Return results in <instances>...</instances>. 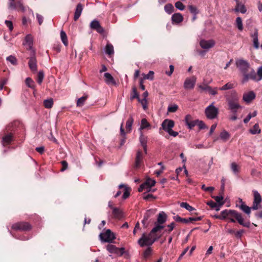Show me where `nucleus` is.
Segmentation results:
<instances>
[{
  "mask_svg": "<svg viewBox=\"0 0 262 262\" xmlns=\"http://www.w3.org/2000/svg\"><path fill=\"white\" fill-rule=\"evenodd\" d=\"M236 26L238 30L242 31L243 30V23L242 18L238 17L236 19Z\"/></svg>",
  "mask_w": 262,
  "mask_h": 262,
  "instance_id": "54",
  "label": "nucleus"
},
{
  "mask_svg": "<svg viewBox=\"0 0 262 262\" xmlns=\"http://www.w3.org/2000/svg\"><path fill=\"white\" fill-rule=\"evenodd\" d=\"M104 76L105 77V81L107 84H115V81L113 77L110 73H105L104 74Z\"/></svg>",
  "mask_w": 262,
  "mask_h": 262,
  "instance_id": "30",
  "label": "nucleus"
},
{
  "mask_svg": "<svg viewBox=\"0 0 262 262\" xmlns=\"http://www.w3.org/2000/svg\"><path fill=\"white\" fill-rule=\"evenodd\" d=\"M188 8L191 13L193 14V15H196V14L199 13V11L195 6L193 5H189L188 6Z\"/></svg>",
  "mask_w": 262,
  "mask_h": 262,
  "instance_id": "55",
  "label": "nucleus"
},
{
  "mask_svg": "<svg viewBox=\"0 0 262 262\" xmlns=\"http://www.w3.org/2000/svg\"><path fill=\"white\" fill-rule=\"evenodd\" d=\"M175 223L172 222L170 224L167 225V229H166L165 231L166 232H167L168 233H169L170 232H171L173 229H174L175 227Z\"/></svg>",
  "mask_w": 262,
  "mask_h": 262,
  "instance_id": "61",
  "label": "nucleus"
},
{
  "mask_svg": "<svg viewBox=\"0 0 262 262\" xmlns=\"http://www.w3.org/2000/svg\"><path fill=\"white\" fill-rule=\"evenodd\" d=\"M199 88L202 90H204L207 91L210 94L212 95H215L217 94V88H215L214 89H212L211 87L208 86L207 85H200L199 86Z\"/></svg>",
  "mask_w": 262,
  "mask_h": 262,
  "instance_id": "21",
  "label": "nucleus"
},
{
  "mask_svg": "<svg viewBox=\"0 0 262 262\" xmlns=\"http://www.w3.org/2000/svg\"><path fill=\"white\" fill-rule=\"evenodd\" d=\"M235 10L237 12H241L242 13H245L246 11V9L244 5L237 3L235 8Z\"/></svg>",
  "mask_w": 262,
  "mask_h": 262,
  "instance_id": "46",
  "label": "nucleus"
},
{
  "mask_svg": "<svg viewBox=\"0 0 262 262\" xmlns=\"http://www.w3.org/2000/svg\"><path fill=\"white\" fill-rule=\"evenodd\" d=\"M154 72L150 71L147 74H144L143 78L144 79L152 80L154 79Z\"/></svg>",
  "mask_w": 262,
  "mask_h": 262,
  "instance_id": "56",
  "label": "nucleus"
},
{
  "mask_svg": "<svg viewBox=\"0 0 262 262\" xmlns=\"http://www.w3.org/2000/svg\"><path fill=\"white\" fill-rule=\"evenodd\" d=\"M28 65L32 72H35L37 71V60L35 56L34 51L32 52V55L29 58Z\"/></svg>",
  "mask_w": 262,
  "mask_h": 262,
  "instance_id": "14",
  "label": "nucleus"
},
{
  "mask_svg": "<svg viewBox=\"0 0 262 262\" xmlns=\"http://www.w3.org/2000/svg\"><path fill=\"white\" fill-rule=\"evenodd\" d=\"M231 169L234 174H237L239 171V167L235 162L231 164Z\"/></svg>",
  "mask_w": 262,
  "mask_h": 262,
  "instance_id": "47",
  "label": "nucleus"
},
{
  "mask_svg": "<svg viewBox=\"0 0 262 262\" xmlns=\"http://www.w3.org/2000/svg\"><path fill=\"white\" fill-rule=\"evenodd\" d=\"M112 214L115 219L120 220L123 216V212L118 208H112Z\"/></svg>",
  "mask_w": 262,
  "mask_h": 262,
  "instance_id": "24",
  "label": "nucleus"
},
{
  "mask_svg": "<svg viewBox=\"0 0 262 262\" xmlns=\"http://www.w3.org/2000/svg\"><path fill=\"white\" fill-rule=\"evenodd\" d=\"M156 181L151 179H148L143 184H142L139 188H138V191L139 192H142L144 190L146 189L147 192H149L151 190V187L154 186L155 185Z\"/></svg>",
  "mask_w": 262,
  "mask_h": 262,
  "instance_id": "9",
  "label": "nucleus"
},
{
  "mask_svg": "<svg viewBox=\"0 0 262 262\" xmlns=\"http://www.w3.org/2000/svg\"><path fill=\"white\" fill-rule=\"evenodd\" d=\"M220 196H213L212 198L215 200L217 204L219 205V206H223L225 202L223 201L224 197L222 196V194Z\"/></svg>",
  "mask_w": 262,
  "mask_h": 262,
  "instance_id": "44",
  "label": "nucleus"
},
{
  "mask_svg": "<svg viewBox=\"0 0 262 262\" xmlns=\"http://www.w3.org/2000/svg\"><path fill=\"white\" fill-rule=\"evenodd\" d=\"M26 43L27 44L29 49L31 50L33 45V39L31 35H27L25 37Z\"/></svg>",
  "mask_w": 262,
  "mask_h": 262,
  "instance_id": "35",
  "label": "nucleus"
},
{
  "mask_svg": "<svg viewBox=\"0 0 262 262\" xmlns=\"http://www.w3.org/2000/svg\"><path fill=\"white\" fill-rule=\"evenodd\" d=\"M250 132L253 135L258 134L260 132V129L259 128L258 124H255L252 128L250 129Z\"/></svg>",
  "mask_w": 262,
  "mask_h": 262,
  "instance_id": "49",
  "label": "nucleus"
},
{
  "mask_svg": "<svg viewBox=\"0 0 262 262\" xmlns=\"http://www.w3.org/2000/svg\"><path fill=\"white\" fill-rule=\"evenodd\" d=\"M255 98V94L253 91L244 93L243 96V100L246 103H250Z\"/></svg>",
  "mask_w": 262,
  "mask_h": 262,
  "instance_id": "18",
  "label": "nucleus"
},
{
  "mask_svg": "<svg viewBox=\"0 0 262 262\" xmlns=\"http://www.w3.org/2000/svg\"><path fill=\"white\" fill-rule=\"evenodd\" d=\"M174 122L172 120L165 119L162 123V127L163 130L167 133L174 126Z\"/></svg>",
  "mask_w": 262,
  "mask_h": 262,
  "instance_id": "17",
  "label": "nucleus"
},
{
  "mask_svg": "<svg viewBox=\"0 0 262 262\" xmlns=\"http://www.w3.org/2000/svg\"><path fill=\"white\" fill-rule=\"evenodd\" d=\"M26 84L30 88H34V82L33 80L30 77H28L25 80Z\"/></svg>",
  "mask_w": 262,
  "mask_h": 262,
  "instance_id": "51",
  "label": "nucleus"
},
{
  "mask_svg": "<svg viewBox=\"0 0 262 262\" xmlns=\"http://www.w3.org/2000/svg\"><path fill=\"white\" fill-rule=\"evenodd\" d=\"M60 37L63 43L66 46H67L68 45L67 36L65 32L63 31H61L60 32Z\"/></svg>",
  "mask_w": 262,
  "mask_h": 262,
  "instance_id": "43",
  "label": "nucleus"
},
{
  "mask_svg": "<svg viewBox=\"0 0 262 262\" xmlns=\"http://www.w3.org/2000/svg\"><path fill=\"white\" fill-rule=\"evenodd\" d=\"M173 219H174V220L176 222H181V223H183L185 224H187V223H189V222L201 221L202 219V216H199V217H191L188 219H186V218H182L179 215H177V216H174Z\"/></svg>",
  "mask_w": 262,
  "mask_h": 262,
  "instance_id": "11",
  "label": "nucleus"
},
{
  "mask_svg": "<svg viewBox=\"0 0 262 262\" xmlns=\"http://www.w3.org/2000/svg\"><path fill=\"white\" fill-rule=\"evenodd\" d=\"M5 24L7 27L9 28L10 31H12L13 29V25L11 21L10 20H5Z\"/></svg>",
  "mask_w": 262,
  "mask_h": 262,
  "instance_id": "64",
  "label": "nucleus"
},
{
  "mask_svg": "<svg viewBox=\"0 0 262 262\" xmlns=\"http://www.w3.org/2000/svg\"><path fill=\"white\" fill-rule=\"evenodd\" d=\"M7 60L9 61L13 66H16L17 64V60L16 58L14 56L10 55L7 57Z\"/></svg>",
  "mask_w": 262,
  "mask_h": 262,
  "instance_id": "50",
  "label": "nucleus"
},
{
  "mask_svg": "<svg viewBox=\"0 0 262 262\" xmlns=\"http://www.w3.org/2000/svg\"><path fill=\"white\" fill-rule=\"evenodd\" d=\"M88 96L87 95H84L83 96L79 98L77 101V106L80 107L83 105L85 100L88 99Z\"/></svg>",
  "mask_w": 262,
  "mask_h": 262,
  "instance_id": "37",
  "label": "nucleus"
},
{
  "mask_svg": "<svg viewBox=\"0 0 262 262\" xmlns=\"http://www.w3.org/2000/svg\"><path fill=\"white\" fill-rule=\"evenodd\" d=\"M183 15L180 13H176L171 16V21L173 24H179L183 21Z\"/></svg>",
  "mask_w": 262,
  "mask_h": 262,
  "instance_id": "22",
  "label": "nucleus"
},
{
  "mask_svg": "<svg viewBox=\"0 0 262 262\" xmlns=\"http://www.w3.org/2000/svg\"><path fill=\"white\" fill-rule=\"evenodd\" d=\"M150 127V124L148 122L145 118L141 120V124L140 127V130H143Z\"/></svg>",
  "mask_w": 262,
  "mask_h": 262,
  "instance_id": "34",
  "label": "nucleus"
},
{
  "mask_svg": "<svg viewBox=\"0 0 262 262\" xmlns=\"http://www.w3.org/2000/svg\"><path fill=\"white\" fill-rule=\"evenodd\" d=\"M126 137H125V132L124 130L123 127V123L121 124L120 126V145H123L125 142Z\"/></svg>",
  "mask_w": 262,
  "mask_h": 262,
  "instance_id": "31",
  "label": "nucleus"
},
{
  "mask_svg": "<svg viewBox=\"0 0 262 262\" xmlns=\"http://www.w3.org/2000/svg\"><path fill=\"white\" fill-rule=\"evenodd\" d=\"M185 120L189 129H192L193 127L197 125L196 120H192V117L190 115L186 116Z\"/></svg>",
  "mask_w": 262,
  "mask_h": 262,
  "instance_id": "19",
  "label": "nucleus"
},
{
  "mask_svg": "<svg viewBox=\"0 0 262 262\" xmlns=\"http://www.w3.org/2000/svg\"><path fill=\"white\" fill-rule=\"evenodd\" d=\"M253 193L254 195L253 202H255V203L260 204L261 202V198L260 194L256 190H253Z\"/></svg>",
  "mask_w": 262,
  "mask_h": 262,
  "instance_id": "33",
  "label": "nucleus"
},
{
  "mask_svg": "<svg viewBox=\"0 0 262 262\" xmlns=\"http://www.w3.org/2000/svg\"><path fill=\"white\" fill-rule=\"evenodd\" d=\"M143 155L142 150H138L135 158V162L133 165L134 168L138 169L140 167L143 162Z\"/></svg>",
  "mask_w": 262,
  "mask_h": 262,
  "instance_id": "12",
  "label": "nucleus"
},
{
  "mask_svg": "<svg viewBox=\"0 0 262 262\" xmlns=\"http://www.w3.org/2000/svg\"><path fill=\"white\" fill-rule=\"evenodd\" d=\"M196 82V78L192 77L191 78H187L186 79L184 87L186 89H193L194 87Z\"/></svg>",
  "mask_w": 262,
  "mask_h": 262,
  "instance_id": "16",
  "label": "nucleus"
},
{
  "mask_svg": "<svg viewBox=\"0 0 262 262\" xmlns=\"http://www.w3.org/2000/svg\"><path fill=\"white\" fill-rule=\"evenodd\" d=\"M16 122H14L8 125L4 131V136L2 137V143L4 146L11 144L14 140V129L13 127Z\"/></svg>",
  "mask_w": 262,
  "mask_h": 262,
  "instance_id": "4",
  "label": "nucleus"
},
{
  "mask_svg": "<svg viewBox=\"0 0 262 262\" xmlns=\"http://www.w3.org/2000/svg\"><path fill=\"white\" fill-rule=\"evenodd\" d=\"M251 37L253 38V46L255 48H259V42L258 39V31L255 29L254 32L251 35Z\"/></svg>",
  "mask_w": 262,
  "mask_h": 262,
  "instance_id": "25",
  "label": "nucleus"
},
{
  "mask_svg": "<svg viewBox=\"0 0 262 262\" xmlns=\"http://www.w3.org/2000/svg\"><path fill=\"white\" fill-rule=\"evenodd\" d=\"M164 10L168 14H170L174 12V8L171 4H167L164 6Z\"/></svg>",
  "mask_w": 262,
  "mask_h": 262,
  "instance_id": "36",
  "label": "nucleus"
},
{
  "mask_svg": "<svg viewBox=\"0 0 262 262\" xmlns=\"http://www.w3.org/2000/svg\"><path fill=\"white\" fill-rule=\"evenodd\" d=\"M236 65L243 74L242 83L248 82L249 79H256V72L247 61L243 59H238L236 61Z\"/></svg>",
  "mask_w": 262,
  "mask_h": 262,
  "instance_id": "2",
  "label": "nucleus"
},
{
  "mask_svg": "<svg viewBox=\"0 0 262 262\" xmlns=\"http://www.w3.org/2000/svg\"><path fill=\"white\" fill-rule=\"evenodd\" d=\"M143 199L145 200L149 201L150 200H155L156 199V196H154L152 194H146V193H144Z\"/></svg>",
  "mask_w": 262,
  "mask_h": 262,
  "instance_id": "57",
  "label": "nucleus"
},
{
  "mask_svg": "<svg viewBox=\"0 0 262 262\" xmlns=\"http://www.w3.org/2000/svg\"><path fill=\"white\" fill-rule=\"evenodd\" d=\"M12 228L15 230L29 231L31 229V226L27 222H18L14 224Z\"/></svg>",
  "mask_w": 262,
  "mask_h": 262,
  "instance_id": "8",
  "label": "nucleus"
},
{
  "mask_svg": "<svg viewBox=\"0 0 262 262\" xmlns=\"http://www.w3.org/2000/svg\"><path fill=\"white\" fill-rule=\"evenodd\" d=\"M105 53L109 55H111L114 54V47L112 44L109 43H107L105 47Z\"/></svg>",
  "mask_w": 262,
  "mask_h": 262,
  "instance_id": "38",
  "label": "nucleus"
},
{
  "mask_svg": "<svg viewBox=\"0 0 262 262\" xmlns=\"http://www.w3.org/2000/svg\"><path fill=\"white\" fill-rule=\"evenodd\" d=\"M53 99L50 98L43 101V105L47 108H51L53 105Z\"/></svg>",
  "mask_w": 262,
  "mask_h": 262,
  "instance_id": "39",
  "label": "nucleus"
},
{
  "mask_svg": "<svg viewBox=\"0 0 262 262\" xmlns=\"http://www.w3.org/2000/svg\"><path fill=\"white\" fill-rule=\"evenodd\" d=\"M178 109V106L176 104L169 106L168 107V111L170 113L176 112Z\"/></svg>",
  "mask_w": 262,
  "mask_h": 262,
  "instance_id": "60",
  "label": "nucleus"
},
{
  "mask_svg": "<svg viewBox=\"0 0 262 262\" xmlns=\"http://www.w3.org/2000/svg\"><path fill=\"white\" fill-rule=\"evenodd\" d=\"M140 143L144 149L145 154L147 153V137L144 136L142 132L141 133L139 138Z\"/></svg>",
  "mask_w": 262,
  "mask_h": 262,
  "instance_id": "23",
  "label": "nucleus"
},
{
  "mask_svg": "<svg viewBox=\"0 0 262 262\" xmlns=\"http://www.w3.org/2000/svg\"><path fill=\"white\" fill-rule=\"evenodd\" d=\"M230 213H234V215H237V214L233 211V210H227L226 209L224 211H222L221 213L222 220H225L226 219H229V214Z\"/></svg>",
  "mask_w": 262,
  "mask_h": 262,
  "instance_id": "27",
  "label": "nucleus"
},
{
  "mask_svg": "<svg viewBox=\"0 0 262 262\" xmlns=\"http://www.w3.org/2000/svg\"><path fill=\"white\" fill-rule=\"evenodd\" d=\"M154 214V212L151 210H148L146 211V212L145 213L144 215V218L145 219V220H148V219L151 216L152 214Z\"/></svg>",
  "mask_w": 262,
  "mask_h": 262,
  "instance_id": "63",
  "label": "nucleus"
},
{
  "mask_svg": "<svg viewBox=\"0 0 262 262\" xmlns=\"http://www.w3.org/2000/svg\"><path fill=\"white\" fill-rule=\"evenodd\" d=\"M239 95L235 91H232L230 95L227 98L228 109L232 113H237L239 109L243 108L239 104Z\"/></svg>",
  "mask_w": 262,
  "mask_h": 262,
  "instance_id": "3",
  "label": "nucleus"
},
{
  "mask_svg": "<svg viewBox=\"0 0 262 262\" xmlns=\"http://www.w3.org/2000/svg\"><path fill=\"white\" fill-rule=\"evenodd\" d=\"M8 8L10 9H16L23 12L26 10L21 0H17L15 2H10L9 3Z\"/></svg>",
  "mask_w": 262,
  "mask_h": 262,
  "instance_id": "10",
  "label": "nucleus"
},
{
  "mask_svg": "<svg viewBox=\"0 0 262 262\" xmlns=\"http://www.w3.org/2000/svg\"><path fill=\"white\" fill-rule=\"evenodd\" d=\"M256 79H252L255 81H258L262 79V66L257 70V73H256Z\"/></svg>",
  "mask_w": 262,
  "mask_h": 262,
  "instance_id": "42",
  "label": "nucleus"
},
{
  "mask_svg": "<svg viewBox=\"0 0 262 262\" xmlns=\"http://www.w3.org/2000/svg\"><path fill=\"white\" fill-rule=\"evenodd\" d=\"M106 249L111 253L116 254V253H117L118 248L114 245L108 244L106 246Z\"/></svg>",
  "mask_w": 262,
  "mask_h": 262,
  "instance_id": "41",
  "label": "nucleus"
},
{
  "mask_svg": "<svg viewBox=\"0 0 262 262\" xmlns=\"http://www.w3.org/2000/svg\"><path fill=\"white\" fill-rule=\"evenodd\" d=\"M196 122H198L196 125L199 126L200 129L207 128V126L205 125L203 121L196 119Z\"/></svg>",
  "mask_w": 262,
  "mask_h": 262,
  "instance_id": "58",
  "label": "nucleus"
},
{
  "mask_svg": "<svg viewBox=\"0 0 262 262\" xmlns=\"http://www.w3.org/2000/svg\"><path fill=\"white\" fill-rule=\"evenodd\" d=\"M175 7L178 9L180 10H184L185 7V6L184 5V4L180 1H178L175 3Z\"/></svg>",
  "mask_w": 262,
  "mask_h": 262,
  "instance_id": "59",
  "label": "nucleus"
},
{
  "mask_svg": "<svg viewBox=\"0 0 262 262\" xmlns=\"http://www.w3.org/2000/svg\"><path fill=\"white\" fill-rule=\"evenodd\" d=\"M205 114L208 119H213L217 117L219 109L214 106L213 103H212L205 108Z\"/></svg>",
  "mask_w": 262,
  "mask_h": 262,
  "instance_id": "6",
  "label": "nucleus"
},
{
  "mask_svg": "<svg viewBox=\"0 0 262 262\" xmlns=\"http://www.w3.org/2000/svg\"><path fill=\"white\" fill-rule=\"evenodd\" d=\"M233 211L237 214V215L236 216V215H234V213H230L228 219L230 220V222L235 223L236 221H237L240 225L243 226L244 227H249L250 226V223H245L244 222V219L243 218L241 213L234 210Z\"/></svg>",
  "mask_w": 262,
  "mask_h": 262,
  "instance_id": "5",
  "label": "nucleus"
},
{
  "mask_svg": "<svg viewBox=\"0 0 262 262\" xmlns=\"http://www.w3.org/2000/svg\"><path fill=\"white\" fill-rule=\"evenodd\" d=\"M135 98H136L138 100L139 98H139V95L137 92V89L136 87L134 86L132 89V95L130 96V99L133 100Z\"/></svg>",
  "mask_w": 262,
  "mask_h": 262,
  "instance_id": "48",
  "label": "nucleus"
},
{
  "mask_svg": "<svg viewBox=\"0 0 262 262\" xmlns=\"http://www.w3.org/2000/svg\"><path fill=\"white\" fill-rule=\"evenodd\" d=\"M148 247L143 251L142 256L145 260L147 259L152 254L153 249L151 246H147Z\"/></svg>",
  "mask_w": 262,
  "mask_h": 262,
  "instance_id": "26",
  "label": "nucleus"
},
{
  "mask_svg": "<svg viewBox=\"0 0 262 262\" xmlns=\"http://www.w3.org/2000/svg\"><path fill=\"white\" fill-rule=\"evenodd\" d=\"M44 78V73L43 71H39L37 74V82L39 84H41Z\"/></svg>",
  "mask_w": 262,
  "mask_h": 262,
  "instance_id": "53",
  "label": "nucleus"
},
{
  "mask_svg": "<svg viewBox=\"0 0 262 262\" xmlns=\"http://www.w3.org/2000/svg\"><path fill=\"white\" fill-rule=\"evenodd\" d=\"M237 207L248 215H249L251 213V208L245 204L238 205L237 203Z\"/></svg>",
  "mask_w": 262,
  "mask_h": 262,
  "instance_id": "28",
  "label": "nucleus"
},
{
  "mask_svg": "<svg viewBox=\"0 0 262 262\" xmlns=\"http://www.w3.org/2000/svg\"><path fill=\"white\" fill-rule=\"evenodd\" d=\"M138 100L142 104L143 109L145 110L147 108L146 99L143 98L142 99H141L140 98H139Z\"/></svg>",
  "mask_w": 262,
  "mask_h": 262,
  "instance_id": "62",
  "label": "nucleus"
},
{
  "mask_svg": "<svg viewBox=\"0 0 262 262\" xmlns=\"http://www.w3.org/2000/svg\"><path fill=\"white\" fill-rule=\"evenodd\" d=\"M215 45V41L212 40H206L205 39H202L200 41V46L204 49L208 50L210 48H212Z\"/></svg>",
  "mask_w": 262,
  "mask_h": 262,
  "instance_id": "15",
  "label": "nucleus"
},
{
  "mask_svg": "<svg viewBox=\"0 0 262 262\" xmlns=\"http://www.w3.org/2000/svg\"><path fill=\"white\" fill-rule=\"evenodd\" d=\"M99 237L101 242L106 243H112L116 238L114 234L110 229L106 230L104 233H101Z\"/></svg>",
  "mask_w": 262,
  "mask_h": 262,
  "instance_id": "7",
  "label": "nucleus"
},
{
  "mask_svg": "<svg viewBox=\"0 0 262 262\" xmlns=\"http://www.w3.org/2000/svg\"><path fill=\"white\" fill-rule=\"evenodd\" d=\"M90 26L91 29L96 31L100 34H103L104 32V29L97 20H93L91 23Z\"/></svg>",
  "mask_w": 262,
  "mask_h": 262,
  "instance_id": "13",
  "label": "nucleus"
},
{
  "mask_svg": "<svg viewBox=\"0 0 262 262\" xmlns=\"http://www.w3.org/2000/svg\"><path fill=\"white\" fill-rule=\"evenodd\" d=\"M120 189L124 188V193L122 195L123 199H127L130 195V189L129 187H125V185L121 184L119 186Z\"/></svg>",
  "mask_w": 262,
  "mask_h": 262,
  "instance_id": "29",
  "label": "nucleus"
},
{
  "mask_svg": "<svg viewBox=\"0 0 262 262\" xmlns=\"http://www.w3.org/2000/svg\"><path fill=\"white\" fill-rule=\"evenodd\" d=\"M166 214L164 212L159 213L157 221L155 223V227L147 235L146 233L142 234V236L138 239V244L141 247L151 246L156 241L160 238L161 235L158 232L164 228L162 225L166 221Z\"/></svg>",
  "mask_w": 262,
  "mask_h": 262,
  "instance_id": "1",
  "label": "nucleus"
},
{
  "mask_svg": "<svg viewBox=\"0 0 262 262\" xmlns=\"http://www.w3.org/2000/svg\"><path fill=\"white\" fill-rule=\"evenodd\" d=\"M180 206L182 208H185L186 209H187L189 211H192L195 210V209L193 207H192L191 206L189 205V204H188L186 202H182L180 204Z\"/></svg>",
  "mask_w": 262,
  "mask_h": 262,
  "instance_id": "45",
  "label": "nucleus"
},
{
  "mask_svg": "<svg viewBox=\"0 0 262 262\" xmlns=\"http://www.w3.org/2000/svg\"><path fill=\"white\" fill-rule=\"evenodd\" d=\"M83 6L81 3L77 4L74 12V20L77 21L80 16Z\"/></svg>",
  "mask_w": 262,
  "mask_h": 262,
  "instance_id": "20",
  "label": "nucleus"
},
{
  "mask_svg": "<svg viewBox=\"0 0 262 262\" xmlns=\"http://www.w3.org/2000/svg\"><path fill=\"white\" fill-rule=\"evenodd\" d=\"M134 122V119L132 117H129L126 122V133H130L132 130V127Z\"/></svg>",
  "mask_w": 262,
  "mask_h": 262,
  "instance_id": "32",
  "label": "nucleus"
},
{
  "mask_svg": "<svg viewBox=\"0 0 262 262\" xmlns=\"http://www.w3.org/2000/svg\"><path fill=\"white\" fill-rule=\"evenodd\" d=\"M220 137L224 141H226L229 139L230 135L227 131L223 130L221 133Z\"/></svg>",
  "mask_w": 262,
  "mask_h": 262,
  "instance_id": "40",
  "label": "nucleus"
},
{
  "mask_svg": "<svg viewBox=\"0 0 262 262\" xmlns=\"http://www.w3.org/2000/svg\"><path fill=\"white\" fill-rule=\"evenodd\" d=\"M233 88V84L228 82L222 87L219 88V90L221 91H225L227 90L231 89Z\"/></svg>",
  "mask_w": 262,
  "mask_h": 262,
  "instance_id": "52",
  "label": "nucleus"
}]
</instances>
